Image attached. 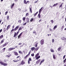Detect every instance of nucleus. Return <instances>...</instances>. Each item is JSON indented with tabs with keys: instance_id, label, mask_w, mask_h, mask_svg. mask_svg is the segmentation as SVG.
Wrapping results in <instances>:
<instances>
[{
	"instance_id": "32",
	"label": "nucleus",
	"mask_w": 66,
	"mask_h": 66,
	"mask_svg": "<svg viewBox=\"0 0 66 66\" xmlns=\"http://www.w3.org/2000/svg\"><path fill=\"white\" fill-rule=\"evenodd\" d=\"M24 4H27V2L26 1V0H24Z\"/></svg>"
},
{
	"instance_id": "19",
	"label": "nucleus",
	"mask_w": 66,
	"mask_h": 66,
	"mask_svg": "<svg viewBox=\"0 0 66 66\" xmlns=\"http://www.w3.org/2000/svg\"><path fill=\"white\" fill-rule=\"evenodd\" d=\"M29 10H30V12L31 13H32V8L29 7Z\"/></svg>"
},
{
	"instance_id": "11",
	"label": "nucleus",
	"mask_w": 66,
	"mask_h": 66,
	"mask_svg": "<svg viewBox=\"0 0 66 66\" xmlns=\"http://www.w3.org/2000/svg\"><path fill=\"white\" fill-rule=\"evenodd\" d=\"M14 49H15V48H10L9 49V51H11V50H14Z\"/></svg>"
},
{
	"instance_id": "21",
	"label": "nucleus",
	"mask_w": 66,
	"mask_h": 66,
	"mask_svg": "<svg viewBox=\"0 0 66 66\" xmlns=\"http://www.w3.org/2000/svg\"><path fill=\"white\" fill-rule=\"evenodd\" d=\"M17 35L16 33V32H15L13 37H16V36Z\"/></svg>"
},
{
	"instance_id": "20",
	"label": "nucleus",
	"mask_w": 66,
	"mask_h": 66,
	"mask_svg": "<svg viewBox=\"0 0 66 66\" xmlns=\"http://www.w3.org/2000/svg\"><path fill=\"white\" fill-rule=\"evenodd\" d=\"M40 57V56H38L37 57H36V60H38L39 58Z\"/></svg>"
},
{
	"instance_id": "16",
	"label": "nucleus",
	"mask_w": 66,
	"mask_h": 66,
	"mask_svg": "<svg viewBox=\"0 0 66 66\" xmlns=\"http://www.w3.org/2000/svg\"><path fill=\"white\" fill-rule=\"evenodd\" d=\"M61 49H62V47H59V48H58V51H60V50Z\"/></svg>"
},
{
	"instance_id": "54",
	"label": "nucleus",
	"mask_w": 66,
	"mask_h": 66,
	"mask_svg": "<svg viewBox=\"0 0 66 66\" xmlns=\"http://www.w3.org/2000/svg\"><path fill=\"white\" fill-rule=\"evenodd\" d=\"M19 31H18L17 32H16V35H18V33H19Z\"/></svg>"
},
{
	"instance_id": "8",
	"label": "nucleus",
	"mask_w": 66,
	"mask_h": 66,
	"mask_svg": "<svg viewBox=\"0 0 66 66\" xmlns=\"http://www.w3.org/2000/svg\"><path fill=\"white\" fill-rule=\"evenodd\" d=\"M24 64H25V62H24L23 60L21 62V63L20 65H24Z\"/></svg>"
},
{
	"instance_id": "51",
	"label": "nucleus",
	"mask_w": 66,
	"mask_h": 66,
	"mask_svg": "<svg viewBox=\"0 0 66 66\" xmlns=\"http://www.w3.org/2000/svg\"><path fill=\"white\" fill-rule=\"evenodd\" d=\"M20 56H17L16 57V58L17 59H18V58H19V57H20Z\"/></svg>"
},
{
	"instance_id": "62",
	"label": "nucleus",
	"mask_w": 66,
	"mask_h": 66,
	"mask_svg": "<svg viewBox=\"0 0 66 66\" xmlns=\"http://www.w3.org/2000/svg\"><path fill=\"white\" fill-rule=\"evenodd\" d=\"M38 0L37 1H36V2H34V3H37V1H38Z\"/></svg>"
},
{
	"instance_id": "24",
	"label": "nucleus",
	"mask_w": 66,
	"mask_h": 66,
	"mask_svg": "<svg viewBox=\"0 0 66 66\" xmlns=\"http://www.w3.org/2000/svg\"><path fill=\"white\" fill-rule=\"evenodd\" d=\"M40 13H39L38 15V16L39 18H40Z\"/></svg>"
},
{
	"instance_id": "58",
	"label": "nucleus",
	"mask_w": 66,
	"mask_h": 66,
	"mask_svg": "<svg viewBox=\"0 0 66 66\" xmlns=\"http://www.w3.org/2000/svg\"><path fill=\"white\" fill-rule=\"evenodd\" d=\"M13 62H18V61L16 60V61H15L14 60H13Z\"/></svg>"
},
{
	"instance_id": "63",
	"label": "nucleus",
	"mask_w": 66,
	"mask_h": 66,
	"mask_svg": "<svg viewBox=\"0 0 66 66\" xmlns=\"http://www.w3.org/2000/svg\"><path fill=\"white\" fill-rule=\"evenodd\" d=\"M41 20H41V19L39 20V22H40V21H41Z\"/></svg>"
},
{
	"instance_id": "44",
	"label": "nucleus",
	"mask_w": 66,
	"mask_h": 66,
	"mask_svg": "<svg viewBox=\"0 0 66 66\" xmlns=\"http://www.w3.org/2000/svg\"><path fill=\"white\" fill-rule=\"evenodd\" d=\"M50 21L52 23H53V22H54V21H53V20H51Z\"/></svg>"
},
{
	"instance_id": "34",
	"label": "nucleus",
	"mask_w": 66,
	"mask_h": 66,
	"mask_svg": "<svg viewBox=\"0 0 66 66\" xmlns=\"http://www.w3.org/2000/svg\"><path fill=\"white\" fill-rule=\"evenodd\" d=\"M22 30V28H21V27H20L19 28L18 31H20V30Z\"/></svg>"
},
{
	"instance_id": "18",
	"label": "nucleus",
	"mask_w": 66,
	"mask_h": 66,
	"mask_svg": "<svg viewBox=\"0 0 66 66\" xmlns=\"http://www.w3.org/2000/svg\"><path fill=\"white\" fill-rule=\"evenodd\" d=\"M35 47H32L31 48V50L32 51H34V50H35Z\"/></svg>"
},
{
	"instance_id": "53",
	"label": "nucleus",
	"mask_w": 66,
	"mask_h": 66,
	"mask_svg": "<svg viewBox=\"0 0 66 66\" xmlns=\"http://www.w3.org/2000/svg\"><path fill=\"white\" fill-rule=\"evenodd\" d=\"M8 13V11H6L5 12V15H7V13Z\"/></svg>"
},
{
	"instance_id": "48",
	"label": "nucleus",
	"mask_w": 66,
	"mask_h": 66,
	"mask_svg": "<svg viewBox=\"0 0 66 66\" xmlns=\"http://www.w3.org/2000/svg\"><path fill=\"white\" fill-rule=\"evenodd\" d=\"M64 26L63 25L61 27V29H64Z\"/></svg>"
},
{
	"instance_id": "42",
	"label": "nucleus",
	"mask_w": 66,
	"mask_h": 66,
	"mask_svg": "<svg viewBox=\"0 0 66 66\" xmlns=\"http://www.w3.org/2000/svg\"><path fill=\"white\" fill-rule=\"evenodd\" d=\"M18 22H19L20 23H21V20H18Z\"/></svg>"
},
{
	"instance_id": "17",
	"label": "nucleus",
	"mask_w": 66,
	"mask_h": 66,
	"mask_svg": "<svg viewBox=\"0 0 66 66\" xmlns=\"http://www.w3.org/2000/svg\"><path fill=\"white\" fill-rule=\"evenodd\" d=\"M14 3H13L12 4V5H11V9H13V7H14Z\"/></svg>"
},
{
	"instance_id": "28",
	"label": "nucleus",
	"mask_w": 66,
	"mask_h": 66,
	"mask_svg": "<svg viewBox=\"0 0 66 66\" xmlns=\"http://www.w3.org/2000/svg\"><path fill=\"white\" fill-rule=\"evenodd\" d=\"M11 56V55H6V56L7 57H10Z\"/></svg>"
},
{
	"instance_id": "49",
	"label": "nucleus",
	"mask_w": 66,
	"mask_h": 66,
	"mask_svg": "<svg viewBox=\"0 0 66 66\" xmlns=\"http://www.w3.org/2000/svg\"><path fill=\"white\" fill-rule=\"evenodd\" d=\"M63 4V3H62L61 5L59 6V8H60L61 7H62V5Z\"/></svg>"
},
{
	"instance_id": "52",
	"label": "nucleus",
	"mask_w": 66,
	"mask_h": 66,
	"mask_svg": "<svg viewBox=\"0 0 66 66\" xmlns=\"http://www.w3.org/2000/svg\"><path fill=\"white\" fill-rule=\"evenodd\" d=\"M26 20H27V21H29V18H26Z\"/></svg>"
},
{
	"instance_id": "27",
	"label": "nucleus",
	"mask_w": 66,
	"mask_h": 66,
	"mask_svg": "<svg viewBox=\"0 0 66 66\" xmlns=\"http://www.w3.org/2000/svg\"><path fill=\"white\" fill-rule=\"evenodd\" d=\"M6 49V48H3L2 50L3 51V52H4V51H5V49Z\"/></svg>"
},
{
	"instance_id": "5",
	"label": "nucleus",
	"mask_w": 66,
	"mask_h": 66,
	"mask_svg": "<svg viewBox=\"0 0 66 66\" xmlns=\"http://www.w3.org/2000/svg\"><path fill=\"white\" fill-rule=\"evenodd\" d=\"M11 27V25H9L6 28V31L8 30Z\"/></svg>"
},
{
	"instance_id": "29",
	"label": "nucleus",
	"mask_w": 66,
	"mask_h": 66,
	"mask_svg": "<svg viewBox=\"0 0 66 66\" xmlns=\"http://www.w3.org/2000/svg\"><path fill=\"white\" fill-rule=\"evenodd\" d=\"M57 4H57V3L56 4H55L53 5V7H54L55 6H56V5H57Z\"/></svg>"
},
{
	"instance_id": "12",
	"label": "nucleus",
	"mask_w": 66,
	"mask_h": 66,
	"mask_svg": "<svg viewBox=\"0 0 66 66\" xmlns=\"http://www.w3.org/2000/svg\"><path fill=\"white\" fill-rule=\"evenodd\" d=\"M5 40V39H3L2 40L1 42V44H2L4 42V41Z\"/></svg>"
},
{
	"instance_id": "35",
	"label": "nucleus",
	"mask_w": 66,
	"mask_h": 66,
	"mask_svg": "<svg viewBox=\"0 0 66 66\" xmlns=\"http://www.w3.org/2000/svg\"><path fill=\"white\" fill-rule=\"evenodd\" d=\"M53 58L54 59H56V57L55 56V55L53 54Z\"/></svg>"
},
{
	"instance_id": "15",
	"label": "nucleus",
	"mask_w": 66,
	"mask_h": 66,
	"mask_svg": "<svg viewBox=\"0 0 66 66\" xmlns=\"http://www.w3.org/2000/svg\"><path fill=\"white\" fill-rule=\"evenodd\" d=\"M44 62V59H43V60H42L40 63L39 65H40L42 64V63Z\"/></svg>"
},
{
	"instance_id": "22",
	"label": "nucleus",
	"mask_w": 66,
	"mask_h": 66,
	"mask_svg": "<svg viewBox=\"0 0 66 66\" xmlns=\"http://www.w3.org/2000/svg\"><path fill=\"white\" fill-rule=\"evenodd\" d=\"M29 56H28V55H26V56L25 57L24 59L25 60H27V58H28V57Z\"/></svg>"
},
{
	"instance_id": "13",
	"label": "nucleus",
	"mask_w": 66,
	"mask_h": 66,
	"mask_svg": "<svg viewBox=\"0 0 66 66\" xmlns=\"http://www.w3.org/2000/svg\"><path fill=\"white\" fill-rule=\"evenodd\" d=\"M43 8H44V7H42L40 8V9L39 10V13H40V12H41V11H42V9H43Z\"/></svg>"
},
{
	"instance_id": "23",
	"label": "nucleus",
	"mask_w": 66,
	"mask_h": 66,
	"mask_svg": "<svg viewBox=\"0 0 66 66\" xmlns=\"http://www.w3.org/2000/svg\"><path fill=\"white\" fill-rule=\"evenodd\" d=\"M7 19L8 20H9V19H10V16L7 15Z\"/></svg>"
},
{
	"instance_id": "43",
	"label": "nucleus",
	"mask_w": 66,
	"mask_h": 66,
	"mask_svg": "<svg viewBox=\"0 0 66 66\" xmlns=\"http://www.w3.org/2000/svg\"><path fill=\"white\" fill-rule=\"evenodd\" d=\"M6 28H4V33H5V31H6V29H5Z\"/></svg>"
},
{
	"instance_id": "40",
	"label": "nucleus",
	"mask_w": 66,
	"mask_h": 66,
	"mask_svg": "<svg viewBox=\"0 0 66 66\" xmlns=\"http://www.w3.org/2000/svg\"><path fill=\"white\" fill-rule=\"evenodd\" d=\"M31 51H30L29 52V53L27 55H28V56H29L30 55V53H31Z\"/></svg>"
},
{
	"instance_id": "57",
	"label": "nucleus",
	"mask_w": 66,
	"mask_h": 66,
	"mask_svg": "<svg viewBox=\"0 0 66 66\" xmlns=\"http://www.w3.org/2000/svg\"><path fill=\"white\" fill-rule=\"evenodd\" d=\"M2 29H1L0 30V33L1 32H2Z\"/></svg>"
},
{
	"instance_id": "41",
	"label": "nucleus",
	"mask_w": 66,
	"mask_h": 66,
	"mask_svg": "<svg viewBox=\"0 0 66 66\" xmlns=\"http://www.w3.org/2000/svg\"><path fill=\"white\" fill-rule=\"evenodd\" d=\"M37 45H38V43H36V44L35 45V47H37Z\"/></svg>"
},
{
	"instance_id": "46",
	"label": "nucleus",
	"mask_w": 66,
	"mask_h": 66,
	"mask_svg": "<svg viewBox=\"0 0 66 66\" xmlns=\"http://www.w3.org/2000/svg\"><path fill=\"white\" fill-rule=\"evenodd\" d=\"M29 15V13H26V16H28Z\"/></svg>"
},
{
	"instance_id": "33",
	"label": "nucleus",
	"mask_w": 66,
	"mask_h": 66,
	"mask_svg": "<svg viewBox=\"0 0 66 66\" xmlns=\"http://www.w3.org/2000/svg\"><path fill=\"white\" fill-rule=\"evenodd\" d=\"M38 49H39V47H37L35 49V51H37L38 50Z\"/></svg>"
},
{
	"instance_id": "37",
	"label": "nucleus",
	"mask_w": 66,
	"mask_h": 66,
	"mask_svg": "<svg viewBox=\"0 0 66 66\" xmlns=\"http://www.w3.org/2000/svg\"><path fill=\"white\" fill-rule=\"evenodd\" d=\"M38 14V11H37L36 13H35V15H34V16L35 17L37 15V14Z\"/></svg>"
},
{
	"instance_id": "50",
	"label": "nucleus",
	"mask_w": 66,
	"mask_h": 66,
	"mask_svg": "<svg viewBox=\"0 0 66 66\" xmlns=\"http://www.w3.org/2000/svg\"><path fill=\"white\" fill-rule=\"evenodd\" d=\"M33 33H34V34H36V31H34L33 32Z\"/></svg>"
},
{
	"instance_id": "59",
	"label": "nucleus",
	"mask_w": 66,
	"mask_h": 66,
	"mask_svg": "<svg viewBox=\"0 0 66 66\" xmlns=\"http://www.w3.org/2000/svg\"><path fill=\"white\" fill-rule=\"evenodd\" d=\"M27 24V23L26 22H25L24 24H23V25L24 26V25H26Z\"/></svg>"
},
{
	"instance_id": "31",
	"label": "nucleus",
	"mask_w": 66,
	"mask_h": 66,
	"mask_svg": "<svg viewBox=\"0 0 66 66\" xmlns=\"http://www.w3.org/2000/svg\"><path fill=\"white\" fill-rule=\"evenodd\" d=\"M39 54L37 53L35 56V57H37L39 55Z\"/></svg>"
},
{
	"instance_id": "64",
	"label": "nucleus",
	"mask_w": 66,
	"mask_h": 66,
	"mask_svg": "<svg viewBox=\"0 0 66 66\" xmlns=\"http://www.w3.org/2000/svg\"><path fill=\"white\" fill-rule=\"evenodd\" d=\"M1 21H2V20H0V24H1Z\"/></svg>"
},
{
	"instance_id": "1",
	"label": "nucleus",
	"mask_w": 66,
	"mask_h": 66,
	"mask_svg": "<svg viewBox=\"0 0 66 66\" xmlns=\"http://www.w3.org/2000/svg\"><path fill=\"white\" fill-rule=\"evenodd\" d=\"M0 64H1V65H3V66H7V64L6 63L3 62L2 61H0Z\"/></svg>"
},
{
	"instance_id": "4",
	"label": "nucleus",
	"mask_w": 66,
	"mask_h": 66,
	"mask_svg": "<svg viewBox=\"0 0 66 66\" xmlns=\"http://www.w3.org/2000/svg\"><path fill=\"white\" fill-rule=\"evenodd\" d=\"M40 44L41 45H43L44 44V39H42L41 40H40Z\"/></svg>"
},
{
	"instance_id": "2",
	"label": "nucleus",
	"mask_w": 66,
	"mask_h": 66,
	"mask_svg": "<svg viewBox=\"0 0 66 66\" xmlns=\"http://www.w3.org/2000/svg\"><path fill=\"white\" fill-rule=\"evenodd\" d=\"M7 44H9V42H6L5 44L2 45V48L4 47H5V46H6Z\"/></svg>"
},
{
	"instance_id": "55",
	"label": "nucleus",
	"mask_w": 66,
	"mask_h": 66,
	"mask_svg": "<svg viewBox=\"0 0 66 66\" xmlns=\"http://www.w3.org/2000/svg\"><path fill=\"white\" fill-rule=\"evenodd\" d=\"M15 30V29H12V30H11V32H12V31H14Z\"/></svg>"
},
{
	"instance_id": "47",
	"label": "nucleus",
	"mask_w": 66,
	"mask_h": 66,
	"mask_svg": "<svg viewBox=\"0 0 66 66\" xmlns=\"http://www.w3.org/2000/svg\"><path fill=\"white\" fill-rule=\"evenodd\" d=\"M31 55L32 56H34V53H33L31 54Z\"/></svg>"
},
{
	"instance_id": "60",
	"label": "nucleus",
	"mask_w": 66,
	"mask_h": 66,
	"mask_svg": "<svg viewBox=\"0 0 66 66\" xmlns=\"http://www.w3.org/2000/svg\"><path fill=\"white\" fill-rule=\"evenodd\" d=\"M15 2H18V0H15Z\"/></svg>"
},
{
	"instance_id": "26",
	"label": "nucleus",
	"mask_w": 66,
	"mask_h": 66,
	"mask_svg": "<svg viewBox=\"0 0 66 66\" xmlns=\"http://www.w3.org/2000/svg\"><path fill=\"white\" fill-rule=\"evenodd\" d=\"M50 50L52 52H54V50L52 48L50 49Z\"/></svg>"
},
{
	"instance_id": "45",
	"label": "nucleus",
	"mask_w": 66,
	"mask_h": 66,
	"mask_svg": "<svg viewBox=\"0 0 66 66\" xmlns=\"http://www.w3.org/2000/svg\"><path fill=\"white\" fill-rule=\"evenodd\" d=\"M65 56H66V55H65L63 57V60H64V59L65 58Z\"/></svg>"
},
{
	"instance_id": "3",
	"label": "nucleus",
	"mask_w": 66,
	"mask_h": 66,
	"mask_svg": "<svg viewBox=\"0 0 66 66\" xmlns=\"http://www.w3.org/2000/svg\"><path fill=\"white\" fill-rule=\"evenodd\" d=\"M13 53H14V54L15 55V56H18V55H19V54L16 51H14L13 52Z\"/></svg>"
},
{
	"instance_id": "10",
	"label": "nucleus",
	"mask_w": 66,
	"mask_h": 66,
	"mask_svg": "<svg viewBox=\"0 0 66 66\" xmlns=\"http://www.w3.org/2000/svg\"><path fill=\"white\" fill-rule=\"evenodd\" d=\"M19 28V26H17L15 28H14V31H16V30H17L18 28Z\"/></svg>"
},
{
	"instance_id": "30",
	"label": "nucleus",
	"mask_w": 66,
	"mask_h": 66,
	"mask_svg": "<svg viewBox=\"0 0 66 66\" xmlns=\"http://www.w3.org/2000/svg\"><path fill=\"white\" fill-rule=\"evenodd\" d=\"M56 28H57V26H56V25L53 28V30H55V29H56Z\"/></svg>"
},
{
	"instance_id": "38",
	"label": "nucleus",
	"mask_w": 66,
	"mask_h": 66,
	"mask_svg": "<svg viewBox=\"0 0 66 66\" xmlns=\"http://www.w3.org/2000/svg\"><path fill=\"white\" fill-rule=\"evenodd\" d=\"M22 19L23 21H25V20H26V18H25V17L23 18Z\"/></svg>"
},
{
	"instance_id": "36",
	"label": "nucleus",
	"mask_w": 66,
	"mask_h": 66,
	"mask_svg": "<svg viewBox=\"0 0 66 66\" xmlns=\"http://www.w3.org/2000/svg\"><path fill=\"white\" fill-rule=\"evenodd\" d=\"M19 53L21 54H23V52H21V51H19Z\"/></svg>"
},
{
	"instance_id": "56",
	"label": "nucleus",
	"mask_w": 66,
	"mask_h": 66,
	"mask_svg": "<svg viewBox=\"0 0 66 66\" xmlns=\"http://www.w3.org/2000/svg\"><path fill=\"white\" fill-rule=\"evenodd\" d=\"M54 40L53 39L52 40V43H54Z\"/></svg>"
},
{
	"instance_id": "6",
	"label": "nucleus",
	"mask_w": 66,
	"mask_h": 66,
	"mask_svg": "<svg viewBox=\"0 0 66 66\" xmlns=\"http://www.w3.org/2000/svg\"><path fill=\"white\" fill-rule=\"evenodd\" d=\"M30 61H32V59H31V58H29L28 61V63L29 64H30Z\"/></svg>"
},
{
	"instance_id": "14",
	"label": "nucleus",
	"mask_w": 66,
	"mask_h": 66,
	"mask_svg": "<svg viewBox=\"0 0 66 66\" xmlns=\"http://www.w3.org/2000/svg\"><path fill=\"white\" fill-rule=\"evenodd\" d=\"M61 39H62L63 40H66V38L65 37H63L61 38Z\"/></svg>"
},
{
	"instance_id": "61",
	"label": "nucleus",
	"mask_w": 66,
	"mask_h": 66,
	"mask_svg": "<svg viewBox=\"0 0 66 66\" xmlns=\"http://www.w3.org/2000/svg\"><path fill=\"white\" fill-rule=\"evenodd\" d=\"M22 44L21 43H19L18 44V45H21Z\"/></svg>"
},
{
	"instance_id": "39",
	"label": "nucleus",
	"mask_w": 66,
	"mask_h": 66,
	"mask_svg": "<svg viewBox=\"0 0 66 66\" xmlns=\"http://www.w3.org/2000/svg\"><path fill=\"white\" fill-rule=\"evenodd\" d=\"M33 20V18H31L30 20V22H32V21Z\"/></svg>"
},
{
	"instance_id": "25",
	"label": "nucleus",
	"mask_w": 66,
	"mask_h": 66,
	"mask_svg": "<svg viewBox=\"0 0 66 66\" xmlns=\"http://www.w3.org/2000/svg\"><path fill=\"white\" fill-rule=\"evenodd\" d=\"M2 37L3 38V35H1L0 36V39H2Z\"/></svg>"
},
{
	"instance_id": "9",
	"label": "nucleus",
	"mask_w": 66,
	"mask_h": 66,
	"mask_svg": "<svg viewBox=\"0 0 66 66\" xmlns=\"http://www.w3.org/2000/svg\"><path fill=\"white\" fill-rule=\"evenodd\" d=\"M23 32H24V31H23L22 32H21L18 36V38H20V37H21V35L22 34V33Z\"/></svg>"
},
{
	"instance_id": "7",
	"label": "nucleus",
	"mask_w": 66,
	"mask_h": 66,
	"mask_svg": "<svg viewBox=\"0 0 66 66\" xmlns=\"http://www.w3.org/2000/svg\"><path fill=\"white\" fill-rule=\"evenodd\" d=\"M40 61H41V60L40 59H39L36 62V64H38L39 63V62H40Z\"/></svg>"
}]
</instances>
